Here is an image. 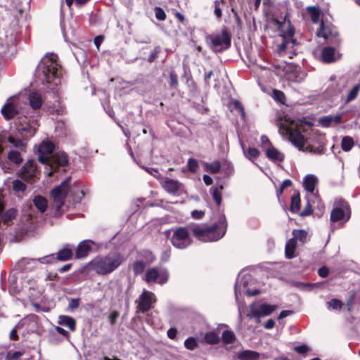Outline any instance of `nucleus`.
Wrapping results in <instances>:
<instances>
[{
  "instance_id": "51",
  "label": "nucleus",
  "mask_w": 360,
  "mask_h": 360,
  "mask_svg": "<svg viewBox=\"0 0 360 360\" xmlns=\"http://www.w3.org/2000/svg\"><path fill=\"white\" fill-rule=\"evenodd\" d=\"M328 307L331 308L333 309H340L342 308V304L340 300L338 299H333L327 303Z\"/></svg>"
},
{
  "instance_id": "5",
  "label": "nucleus",
  "mask_w": 360,
  "mask_h": 360,
  "mask_svg": "<svg viewBox=\"0 0 360 360\" xmlns=\"http://www.w3.org/2000/svg\"><path fill=\"white\" fill-rule=\"evenodd\" d=\"M22 128H18L17 133H12L8 138V141L13 148L8 153V158L15 164L22 162L21 151L22 150Z\"/></svg>"
},
{
  "instance_id": "62",
  "label": "nucleus",
  "mask_w": 360,
  "mask_h": 360,
  "mask_svg": "<svg viewBox=\"0 0 360 360\" xmlns=\"http://www.w3.org/2000/svg\"><path fill=\"white\" fill-rule=\"evenodd\" d=\"M22 239V231L21 229L17 231L11 238V240L13 242H20Z\"/></svg>"
},
{
  "instance_id": "45",
  "label": "nucleus",
  "mask_w": 360,
  "mask_h": 360,
  "mask_svg": "<svg viewBox=\"0 0 360 360\" xmlns=\"http://www.w3.org/2000/svg\"><path fill=\"white\" fill-rule=\"evenodd\" d=\"M146 264L143 261H136L133 264V269L135 274H140L143 272Z\"/></svg>"
},
{
  "instance_id": "31",
  "label": "nucleus",
  "mask_w": 360,
  "mask_h": 360,
  "mask_svg": "<svg viewBox=\"0 0 360 360\" xmlns=\"http://www.w3.org/2000/svg\"><path fill=\"white\" fill-rule=\"evenodd\" d=\"M58 323L60 325L65 326L71 331H74L75 330V320L70 316H60L58 318Z\"/></svg>"
},
{
  "instance_id": "58",
  "label": "nucleus",
  "mask_w": 360,
  "mask_h": 360,
  "mask_svg": "<svg viewBox=\"0 0 360 360\" xmlns=\"http://www.w3.org/2000/svg\"><path fill=\"white\" fill-rule=\"evenodd\" d=\"M160 53V48L155 47L149 56V58L148 60V62H150V63L153 62L158 57V55Z\"/></svg>"
},
{
  "instance_id": "36",
  "label": "nucleus",
  "mask_w": 360,
  "mask_h": 360,
  "mask_svg": "<svg viewBox=\"0 0 360 360\" xmlns=\"http://www.w3.org/2000/svg\"><path fill=\"white\" fill-rule=\"evenodd\" d=\"M33 203L41 212H44L46 210L48 203L44 197H35L33 200Z\"/></svg>"
},
{
  "instance_id": "42",
  "label": "nucleus",
  "mask_w": 360,
  "mask_h": 360,
  "mask_svg": "<svg viewBox=\"0 0 360 360\" xmlns=\"http://www.w3.org/2000/svg\"><path fill=\"white\" fill-rule=\"evenodd\" d=\"M300 206V198L299 194H296L291 198L290 210L292 212H297Z\"/></svg>"
},
{
  "instance_id": "39",
  "label": "nucleus",
  "mask_w": 360,
  "mask_h": 360,
  "mask_svg": "<svg viewBox=\"0 0 360 360\" xmlns=\"http://www.w3.org/2000/svg\"><path fill=\"white\" fill-rule=\"evenodd\" d=\"M293 237L292 238H295V243L297 240H299L301 243H305L307 241V232L304 230H294L292 231Z\"/></svg>"
},
{
  "instance_id": "55",
  "label": "nucleus",
  "mask_w": 360,
  "mask_h": 360,
  "mask_svg": "<svg viewBox=\"0 0 360 360\" xmlns=\"http://www.w3.org/2000/svg\"><path fill=\"white\" fill-rule=\"evenodd\" d=\"M89 1V0H65V3L67 6L69 7V8H70L74 1L76 6H82L86 4Z\"/></svg>"
},
{
  "instance_id": "34",
  "label": "nucleus",
  "mask_w": 360,
  "mask_h": 360,
  "mask_svg": "<svg viewBox=\"0 0 360 360\" xmlns=\"http://www.w3.org/2000/svg\"><path fill=\"white\" fill-rule=\"evenodd\" d=\"M296 243L295 238H290L285 245V257L288 259H292L295 257V250Z\"/></svg>"
},
{
  "instance_id": "41",
  "label": "nucleus",
  "mask_w": 360,
  "mask_h": 360,
  "mask_svg": "<svg viewBox=\"0 0 360 360\" xmlns=\"http://www.w3.org/2000/svg\"><path fill=\"white\" fill-rule=\"evenodd\" d=\"M205 166L208 172H212L213 174L218 173L221 168V164L219 161H214L212 163H205Z\"/></svg>"
},
{
  "instance_id": "16",
  "label": "nucleus",
  "mask_w": 360,
  "mask_h": 360,
  "mask_svg": "<svg viewBox=\"0 0 360 360\" xmlns=\"http://www.w3.org/2000/svg\"><path fill=\"white\" fill-rule=\"evenodd\" d=\"M283 77L288 81L294 82H301L307 74L298 68L292 67L290 65H285Z\"/></svg>"
},
{
  "instance_id": "57",
  "label": "nucleus",
  "mask_w": 360,
  "mask_h": 360,
  "mask_svg": "<svg viewBox=\"0 0 360 360\" xmlns=\"http://www.w3.org/2000/svg\"><path fill=\"white\" fill-rule=\"evenodd\" d=\"M30 297L32 301H35L40 298L41 297V292L37 289L32 288L30 290Z\"/></svg>"
},
{
  "instance_id": "8",
  "label": "nucleus",
  "mask_w": 360,
  "mask_h": 360,
  "mask_svg": "<svg viewBox=\"0 0 360 360\" xmlns=\"http://www.w3.org/2000/svg\"><path fill=\"white\" fill-rule=\"evenodd\" d=\"M171 243L177 249H185L192 243L189 231L186 227H178L173 229Z\"/></svg>"
},
{
  "instance_id": "35",
  "label": "nucleus",
  "mask_w": 360,
  "mask_h": 360,
  "mask_svg": "<svg viewBox=\"0 0 360 360\" xmlns=\"http://www.w3.org/2000/svg\"><path fill=\"white\" fill-rule=\"evenodd\" d=\"M224 186L222 184L216 186L212 187L210 189V192L212 193V198L214 200L217 206H219L221 205V191L223 190Z\"/></svg>"
},
{
  "instance_id": "43",
  "label": "nucleus",
  "mask_w": 360,
  "mask_h": 360,
  "mask_svg": "<svg viewBox=\"0 0 360 360\" xmlns=\"http://www.w3.org/2000/svg\"><path fill=\"white\" fill-rule=\"evenodd\" d=\"M222 340L226 344L233 343L236 339L235 335L231 330H225L222 333Z\"/></svg>"
},
{
  "instance_id": "17",
  "label": "nucleus",
  "mask_w": 360,
  "mask_h": 360,
  "mask_svg": "<svg viewBox=\"0 0 360 360\" xmlns=\"http://www.w3.org/2000/svg\"><path fill=\"white\" fill-rule=\"evenodd\" d=\"M155 301L156 297L153 292L143 290L139 296L138 309L143 313L146 312L152 308V305Z\"/></svg>"
},
{
  "instance_id": "59",
  "label": "nucleus",
  "mask_w": 360,
  "mask_h": 360,
  "mask_svg": "<svg viewBox=\"0 0 360 360\" xmlns=\"http://www.w3.org/2000/svg\"><path fill=\"white\" fill-rule=\"evenodd\" d=\"M169 79H170L169 86L171 87H176L178 86V78H177V75L174 72H170Z\"/></svg>"
},
{
  "instance_id": "2",
  "label": "nucleus",
  "mask_w": 360,
  "mask_h": 360,
  "mask_svg": "<svg viewBox=\"0 0 360 360\" xmlns=\"http://www.w3.org/2000/svg\"><path fill=\"white\" fill-rule=\"evenodd\" d=\"M277 126L279 133L283 136H287L291 143L298 148L300 150L315 155L324 153L323 143L320 141L318 146L310 144L309 141L304 139L297 125L292 122L285 120L278 122Z\"/></svg>"
},
{
  "instance_id": "13",
  "label": "nucleus",
  "mask_w": 360,
  "mask_h": 360,
  "mask_svg": "<svg viewBox=\"0 0 360 360\" xmlns=\"http://www.w3.org/2000/svg\"><path fill=\"white\" fill-rule=\"evenodd\" d=\"M250 281V276L249 274H243V271H241L237 278L235 284V297L238 302L239 315L241 316V307L243 306V303L239 301V295L242 293L245 292L246 290L249 289L248 285Z\"/></svg>"
},
{
  "instance_id": "47",
  "label": "nucleus",
  "mask_w": 360,
  "mask_h": 360,
  "mask_svg": "<svg viewBox=\"0 0 360 360\" xmlns=\"http://www.w3.org/2000/svg\"><path fill=\"white\" fill-rule=\"evenodd\" d=\"M198 162L197 161V160L193 158H191L188 160V162H187V167H188V169L194 173L197 171L198 168Z\"/></svg>"
},
{
  "instance_id": "56",
  "label": "nucleus",
  "mask_w": 360,
  "mask_h": 360,
  "mask_svg": "<svg viewBox=\"0 0 360 360\" xmlns=\"http://www.w3.org/2000/svg\"><path fill=\"white\" fill-rule=\"evenodd\" d=\"M155 18L159 20H165L166 18V14L164 10L160 7H156L155 9Z\"/></svg>"
},
{
  "instance_id": "14",
  "label": "nucleus",
  "mask_w": 360,
  "mask_h": 360,
  "mask_svg": "<svg viewBox=\"0 0 360 360\" xmlns=\"http://www.w3.org/2000/svg\"><path fill=\"white\" fill-rule=\"evenodd\" d=\"M145 280L148 283L157 282L161 285L167 282L169 273L167 269L158 268H150L146 272Z\"/></svg>"
},
{
  "instance_id": "26",
  "label": "nucleus",
  "mask_w": 360,
  "mask_h": 360,
  "mask_svg": "<svg viewBox=\"0 0 360 360\" xmlns=\"http://www.w3.org/2000/svg\"><path fill=\"white\" fill-rule=\"evenodd\" d=\"M317 36L319 37H323L330 42H334L335 44L340 43L339 39L336 38L338 37V33L333 32L332 31H326V30L324 27V24L323 21L321 22L319 29L317 31Z\"/></svg>"
},
{
  "instance_id": "27",
  "label": "nucleus",
  "mask_w": 360,
  "mask_h": 360,
  "mask_svg": "<svg viewBox=\"0 0 360 360\" xmlns=\"http://www.w3.org/2000/svg\"><path fill=\"white\" fill-rule=\"evenodd\" d=\"M266 155L269 160L275 162H282L285 158L284 154L272 145H270L266 148Z\"/></svg>"
},
{
  "instance_id": "53",
  "label": "nucleus",
  "mask_w": 360,
  "mask_h": 360,
  "mask_svg": "<svg viewBox=\"0 0 360 360\" xmlns=\"http://www.w3.org/2000/svg\"><path fill=\"white\" fill-rule=\"evenodd\" d=\"M22 354L18 351L15 352H9L6 354V360H19Z\"/></svg>"
},
{
  "instance_id": "29",
  "label": "nucleus",
  "mask_w": 360,
  "mask_h": 360,
  "mask_svg": "<svg viewBox=\"0 0 360 360\" xmlns=\"http://www.w3.org/2000/svg\"><path fill=\"white\" fill-rule=\"evenodd\" d=\"M38 127L37 120L36 119H32L29 120V123L26 124V126L24 125V137H31L32 136Z\"/></svg>"
},
{
  "instance_id": "18",
  "label": "nucleus",
  "mask_w": 360,
  "mask_h": 360,
  "mask_svg": "<svg viewBox=\"0 0 360 360\" xmlns=\"http://www.w3.org/2000/svg\"><path fill=\"white\" fill-rule=\"evenodd\" d=\"M350 217L349 209L346 203H342L340 207L334 208L330 213V221L332 223L342 221L345 223Z\"/></svg>"
},
{
  "instance_id": "4",
  "label": "nucleus",
  "mask_w": 360,
  "mask_h": 360,
  "mask_svg": "<svg viewBox=\"0 0 360 360\" xmlns=\"http://www.w3.org/2000/svg\"><path fill=\"white\" fill-rule=\"evenodd\" d=\"M219 224H214L212 226L198 225L192 228L193 235L200 241L214 242L221 238L226 233V225L224 224V218L219 219Z\"/></svg>"
},
{
  "instance_id": "37",
  "label": "nucleus",
  "mask_w": 360,
  "mask_h": 360,
  "mask_svg": "<svg viewBox=\"0 0 360 360\" xmlns=\"http://www.w3.org/2000/svg\"><path fill=\"white\" fill-rule=\"evenodd\" d=\"M205 342L210 345L217 344L220 339L218 334L214 331L207 332L204 335Z\"/></svg>"
},
{
  "instance_id": "48",
  "label": "nucleus",
  "mask_w": 360,
  "mask_h": 360,
  "mask_svg": "<svg viewBox=\"0 0 360 360\" xmlns=\"http://www.w3.org/2000/svg\"><path fill=\"white\" fill-rule=\"evenodd\" d=\"M141 255L142 257H143L146 260V262L148 263H152L155 259V255L150 250H144L141 251Z\"/></svg>"
},
{
  "instance_id": "10",
  "label": "nucleus",
  "mask_w": 360,
  "mask_h": 360,
  "mask_svg": "<svg viewBox=\"0 0 360 360\" xmlns=\"http://www.w3.org/2000/svg\"><path fill=\"white\" fill-rule=\"evenodd\" d=\"M276 309V305H271L267 303H252L250 306V314H248V316L250 319H255L259 321L260 318L269 316Z\"/></svg>"
},
{
  "instance_id": "64",
  "label": "nucleus",
  "mask_w": 360,
  "mask_h": 360,
  "mask_svg": "<svg viewBox=\"0 0 360 360\" xmlns=\"http://www.w3.org/2000/svg\"><path fill=\"white\" fill-rule=\"evenodd\" d=\"M79 305V299H71L70 300L68 307L71 309H75L78 308Z\"/></svg>"
},
{
  "instance_id": "60",
  "label": "nucleus",
  "mask_w": 360,
  "mask_h": 360,
  "mask_svg": "<svg viewBox=\"0 0 360 360\" xmlns=\"http://www.w3.org/2000/svg\"><path fill=\"white\" fill-rule=\"evenodd\" d=\"M292 184V181L290 180V179H285L283 181V183L281 184V185L280 186V188L278 189V191H277V195H280L283 193V190L287 188V187H289Z\"/></svg>"
},
{
  "instance_id": "12",
  "label": "nucleus",
  "mask_w": 360,
  "mask_h": 360,
  "mask_svg": "<svg viewBox=\"0 0 360 360\" xmlns=\"http://www.w3.org/2000/svg\"><path fill=\"white\" fill-rule=\"evenodd\" d=\"M160 184L163 189L171 195L179 196L186 193L183 184L176 179L163 177L160 179Z\"/></svg>"
},
{
  "instance_id": "44",
  "label": "nucleus",
  "mask_w": 360,
  "mask_h": 360,
  "mask_svg": "<svg viewBox=\"0 0 360 360\" xmlns=\"http://www.w3.org/2000/svg\"><path fill=\"white\" fill-rule=\"evenodd\" d=\"M359 90H360V84H357L349 92V94L347 96L346 101L348 103V102L353 101L357 96Z\"/></svg>"
},
{
  "instance_id": "50",
  "label": "nucleus",
  "mask_w": 360,
  "mask_h": 360,
  "mask_svg": "<svg viewBox=\"0 0 360 360\" xmlns=\"http://www.w3.org/2000/svg\"><path fill=\"white\" fill-rule=\"evenodd\" d=\"M245 156L248 158H256L259 156V150L255 148H248L247 150L243 149Z\"/></svg>"
},
{
  "instance_id": "52",
  "label": "nucleus",
  "mask_w": 360,
  "mask_h": 360,
  "mask_svg": "<svg viewBox=\"0 0 360 360\" xmlns=\"http://www.w3.org/2000/svg\"><path fill=\"white\" fill-rule=\"evenodd\" d=\"M143 169H145L148 174L155 177L157 179H158L160 181V179L162 177L161 176L160 174L159 173L158 169L155 168H151V167H142Z\"/></svg>"
},
{
  "instance_id": "9",
  "label": "nucleus",
  "mask_w": 360,
  "mask_h": 360,
  "mask_svg": "<svg viewBox=\"0 0 360 360\" xmlns=\"http://www.w3.org/2000/svg\"><path fill=\"white\" fill-rule=\"evenodd\" d=\"M208 39L211 41L212 48L216 52L226 50L231 46V37L226 29H224L220 34L209 36Z\"/></svg>"
},
{
  "instance_id": "1",
  "label": "nucleus",
  "mask_w": 360,
  "mask_h": 360,
  "mask_svg": "<svg viewBox=\"0 0 360 360\" xmlns=\"http://www.w3.org/2000/svg\"><path fill=\"white\" fill-rule=\"evenodd\" d=\"M62 68L58 57L53 53H46L40 60L35 70V78L44 89L55 94L60 84Z\"/></svg>"
},
{
  "instance_id": "63",
  "label": "nucleus",
  "mask_w": 360,
  "mask_h": 360,
  "mask_svg": "<svg viewBox=\"0 0 360 360\" xmlns=\"http://www.w3.org/2000/svg\"><path fill=\"white\" fill-rule=\"evenodd\" d=\"M311 213H312L311 207L310 204L309 202H307V205L305 206V207L304 208L302 212L300 213V215L302 217H306V216L310 215Z\"/></svg>"
},
{
  "instance_id": "40",
  "label": "nucleus",
  "mask_w": 360,
  "mask_h": 360,
  "mask_svg": "<svg viewBox=\"0 0 360 360\" xmlns=\"http://www.w3.org/2000/svg\"><path fill=\"white\" fill-rule=\"evenodd\" d=\"M308 13L310 15L311 20L314 23H317L319 20L320 10L315 6H309L307 8Z\"/></svg>"
},
{
  "instance_id": "25",
  "label": "nucleus",
  "mask_w": 360,
  "mask_h": 360,
  "mask_svg": "<svg viewBox=\"0 0 360 360\" xmlns=\"http://www.w3.org/2000/svg\"><path fill=\"white\" fill-rule=\"evenodd\" d=\"M37 169L35 162L29 160L24 165V181H30L37 175Z\"/></svg>"
},
{
  "instance_id": "20",
  "label": "nucleus",
  "mask_w": 360,
  "mask_h": 360,
  "mask_svg": "<svg viewBox=\"0 0 360 360\" xmlns=\"http://www.w3.org/2000/svg\"><path fill=\"white\" fill-rule=\"evenodd\" d=\"M342 54L333 46H326L321 51V60L325 63H332L341 58Z\"/></svg>"
},
{
  "instance_id": "7",
  "label": "nucleus",
  "mask_w": 360,
  "mask_h": 360,
  "mask_svg": "<svg viewBox=\"0 0 360 360\" xmlns=\"http://www.w3.org/2000/svg\"><path fill=\"white\" fill-rule=\"evenodd\" d=\"M22 100L20 95H15L9 97L1 112L6 120H11L17 115L22 108Z\"/></svg>"
},
{
  "instance_id": "15",
  "label": "nucleus",
  "mask_w": 360,
  "mask_h": 360,
  "mask_svg": "<svg viewBox=\"0 0 360 360\" xmlns=\"http://www.w3.org/2000/svg\"><path fill=\"white\" fill-rule=\"evenodd\" d=\"M54 149L55 146L51 141H43L38 148L39 161L43 164H47L53 154Z\"/></svg>"
},
{
  "instance_id": "24",
  "label": "nucleus",
  "mask_w": 360,
  "mask_h": 360,
  "mask_svg": "<svg viewBox=\"0 0 360 360\" xmlns=\"http://www.w3.org/2000/svg\"><path fill=\"white\" fill-rule=\"evenodd\" d=\"M91 240H84L79 243L76 250L75 257L81 259L86 257L91 251V244H94Z\"/></svg>"
},
{
  "instance_id": "11",
  "label": "nucleus",
  "mask_w": 360,
  "mask_h": 360,
  "mask_svg": "<svg viewBox=\"0 0 360 360\" xmlns=\"http://www.w3.org/2000/svg\"><path fill=\"white\" fill-rule=\"evenodd\" d=\"M292 36L293 31H292L291 30H288L286 33L281 35L283 41L279 44L278 48V51L280 55H288L290 58H292V55L295 54L292 49L294 46L297 44V41L295 39H293Z\"/></svg>"
},
{
  "instance_id": "30",
  "label": "nucleus",
  "mask_w": 360,
  "mask_h": 360,
  "mask_svg": "<svg viewBox=\"0 0 360 360\" xmlns=\"http://www.w3.org/2000/svg\"><path fill=\"white\" fill-rule=\"evenodd\" d=\"M11 193L21 198L22 195V180L16 179L12 181Z\"/></svg>"
},
{
  "instance_id": "3",
  "label": "nucleus",
  "mask_w": 360,
  "mask_h": 360,
  "mask_svg": "<svg viewBox=\"0 0 360 360\" xmlns=\"http://www.w3.org/2000/svg\"><path fill=\"white\" fill-rule=\"evenodd\" d=\"M123 262L124 258L121 254L111 252L95 257L89 263V267L97 274L108 275L116 270Z\"/></svg>"
},
{
  "instance_id": "32",
  "label": "nucleus",
  "mask_w": 360,
  "mask_h": 360,
  "mask_svg": "<svg viewBox=\"0 0 360 360\" xmlns=\"http://www.w3.org/2000/svg\"><path fill=\"white\" fill-rule=\"evenodd\" d=\"M259 357L258 352L251 350H245L238 354V358L240 360H257Z\"/></svg>"
},
{
  "instance_id": "22",
  "label": "nucleus",
  "mask_w": 360,
  "mask_h": 360,
  "mask_svg": "<svg viewBox=\"0 0 360 360\" xmlns=\"http://www.w3.org/2000/svg\"><path fill=\"white\" fill-rule=\"evenodd\" d=\"M27 101L33 110H38L41 107L44 99L39 91L30 90L27 94Z\"/></svg>"
},
{
  "instance_id": "49",
  "label": "nucleus",
  "mask_w": 360,
  "mask_h": 360,
  "mask_svg": "<svg viewBox=\"0 0 360 360\" xmlns=\"http://www.w3.org/2000/svg\"><path fill=\"white\" fill-rule=\"evenodd\" d=\"M184 345L186 349L193 350L198 347L197 342L194 338H188L184 342Z\"/></svg>"
},
{
  "instance_id": "19",
  "label": "nucleus",
  "mask_w": 360,
  "mask_h": 360,
  "mask_svg": "<svg viewBox=\"0 0 360 360\" xmlns=\"http://www.w3.org/2000/svg\"><path fill=\"white\" fill-rule=\"evenodd\" d=\"M68 162V155L65 153L58 152L53 153L47 163L51 167V169L48 172V174L49 176L52 175L55 167L58 166H65Z\"/></svg>"
},
{
  "instance_id": "21",
  "label": "nucleus",
  "mask_w": 360,
  "mask_h": 360,
  "mask_svg": "<svg viewBox=\"0 0 360 360\" xmlns=\"http://www.w3.org/2000/svg\"><path fill=\"white\" fill-rule=\"evenodd\" d=\"M56 260V259L53 254L40 257L37 259L24 258V269L30 270L32 267L35 266L38 262L41 264H49Z\"/></svg>"
},
{
  "instance_id": "54",
  "label": "nucleus",
  "mask_w": 360,
  "mask_h": 360,
  "mask_svg": "<svg viewBox=\"0 0 360 360\" xmlns=\"http://www.w3.org/2000/svg\"><path fill=\"white\" fill-rule=\"evenodd\" d=\"M221 3L224 4L225 2L224 0H221V1L216 0L214 1V14L216 15V16L217 18H221V15H222L221 9L220 7Z\"/></svg>"
},
{
  "instance_id": "28",
  "label": "nucleus",
  "mask_w": 360,
  "mask_h": 360,
  "mask_svg": "<svg viewBox=\"0 0 360 360\" xmlns=\"http://www.w3.org/2000/svg\"><path fill=\"white\" fill-rule=\"evenodd\" d=\"M341 122L342 115H328L319 119V123L325 127H328L332 124H340Z\"/></svg>"
},
{
  "instance_id": "38",
  "label": "nucleus",
  "mask_w": 360,
  "mask_h": 360,
  "mask_svg": "<svg viewBox=\"0 0 360 360\" xmlns=\"http://www.w3.org/2000/svg\"><path fill=\"white\" fill-rule=\"evenodd\" d=\"M354 140L350 136H344L342 139L341 147H342V149L345 152H348V151L351 150V149L354 146Z\"/></svg>"
},
{
  "instance_id": "6",
  "label": "nucleus",
  "mask_w": 360,
  "mask_h": 360,
  "mask_svg": "<svg viewBox=\"0 0 360 360\" xmlns=\"http://www.w3.org/2000/svg\"><path fill=\"white\" fill-rule=\"evenodd\" d=\"M70 177H67L60 185L53 188L51 196L56 211H59L65 204V200L70 191Z\"/></svg>"
},
{
  "instance_id": "23",
  "label": "nucleus",
  "mask_w": 360,
  "mask_h": 360,
  "mask_svg": "<svg viewBox=\"0 0 360 360\" xmlns=\"http://www.w3.org/2000/svg\"><path fill=\"white\" fill-rule=\"evenodd\" d=\"M319 183V179L317 176L314 174H307L303 178L302 185L304 189L308 192L313 195H315V190L317 184Z\"/></svg>"
},
{
  "instance_id": "33",
  "label": "nucleus",
  "mask_w": 360,
  "mask_h": 360,
  "mask_svg": "<svg viewBox=\"0 0 360 360\" xmlns=\"http://www.w3.org/2000/svg\"><path fill=\"white\" fill-rule=\"evenodd\" d=\"M73 252L71 249L65 248L60 250L57 254L56 259L58 261H67L72 258Z\"/></svg>"
},
{
  "instance_id": "46",
  "label": "nucleus",
  "mask_w": 360,
  "mask_h": 360,
  "mask_svg": "<svg viewBox=\"0 0 360 360\" xmlns=\"http://www.w3.org/2000/svg\"><path fill=\"white\" fill-rule=\"evenodd\" d=\"M272 97L274 99L279 103H283L285 100V94L283 91L278 90V89H274L272 91Z\"/></svg>"
},
{
  "instance_id": "61",
  "label": "nucleus",
  "mask_w": 360,
  "mask_h": 360,
  "mask_svg": "<svg viewBox=\"0 0 360 360\" xmlns=\"http://www.w3.org/2000/svg\"><path fill=\"white\" fill-rule=\"evenodd\" d=\"M233 105H234L235 108L239 111L241 117L244 119L245 113V110H244V108H243L241 103L238 101H234Z\"/></svg>"
}]
</instances>
